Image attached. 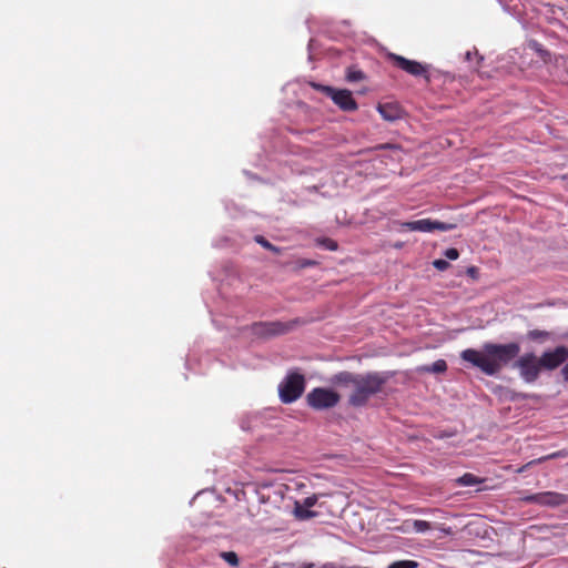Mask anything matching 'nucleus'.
Here are the masks:
<instances>
[{
    "instance_id": "nucleus-1",
    "label": "nucleus",
    "mask_w": 568,
    "mask_h": 568,
    "mask_svg": "<svg viewBox=\"0 0 568 568\" xmlns=\"http://www.w3.org/2000/svg\"><path fill=\"white\" fill-rule=\"evenodd\" d=\"M519 352L520 346L515 342L508 344L485 343L481 351L467 348L460 353V357L484 374L495 376L514 361Z\"/></svg>"
},
{
    "instance_id": "nucleus-2",
    "label": "nucleus",
    "mask_w": 568,
    "mask_h": 568,
    "mask_svg": "<svg viewBox=\"0 0 568 568\" xmlns=\"http://www.w3.org/2000/svg\"><path fill=\"white\" fill-rule=\"evenodd\" d=\"M332 382L336 385L352 388L348 404L353 407H363L372 396L383 390L384 385L387 383V377L376 372L366 374L341 372L333 376Z\"/></svg>"
},
{
    "instance_id": "nucleus-3",
    "label": "nucleus",
    "mask_w": 568,
    "mask_h": 568,
    "mask_svg": "<svg viewBox=\"0 0 568 568\" xmlns=\"http://www.w3.org/2000/svg\"><path fill=\"white\" fill-rule=\"evenodd\" d=\"M305 389V378L302 374L290 373L278 386L282 403L291 404L297 400Z\"/></svg>"
},
{
    "instance_id": "nucleus-4",
    "label": "nucleus",
    "mask_w": 568,
    "mask_h": 568,
    "mask_svg": "<svg viewBox=\"0 0 568 568\" xmlns=\"http://www.w3.org/2000/svg\"><path fill=\"white\" fill-rule=\"evenodd\" d=\"M341 396L331 388L316 387L306 395V402L310 407L316 410H323L335 407L339 403Z\"/></svg>"
},
{
    "instance_id": "nucleus-5",
    "label": "nucleus",
    "mask_w": 568,
    "mask_h": 568,
    "mask_svg": "<svg viewBox=\"0 0 568 568\" xmlns=\"http://www.w3.org/2000/svg\"><path fill=\"white\" fill-rule=\"evenodd\" d=\"M312 87L317 91H321L325 95L329 97L333 100V102L343 111L351 112L357 110L358 108L357 102L353 98V94L349 90H338L318 83H312Z\"/></svg>"
},
{
    "instance_id": "nucleus-6",
    "label": "nucleus",
    "mask_w": 568,
    "mask_h": 568,
    "mask_svg": "<svg viewBox=\"0 0 568 568\" xmlns=\"http://www.w3.org/2000/svg\"><path fill=\"white\" fill-rule=\"evenodd\" d=\"M514 367L519 371L520 377L526 383H534L538 379L541 365L540 359L534 353H526L521 355L514 364Z\"/></svg>"
},
{
    "instance_id": "nucleus-7",
    "label": "nucleus",
    "mask_w": 568,
    "mask_h": 568,
    "mask_svg": "<svg viewBox=\"0 0 568 568\" xmlns=\"http://www.w3.org/2000/svg\"><path fill=\"white\" fill-rule=\"evenodd\" d=\"M402 231H417V232H447L457 227L456 223H446L439 221H433L430 219H422L417 221H408L399 223Z\"/></svg>"
},
{
    "instance_id": "nucleus-8",
    "label": "nucleus",
    "mask_w": 568,
    "mask_h": 568,
    "mask_svg": "<svg viewBox=\"0 0 568 568\" xmlns=\"http://www.w3.org/2000/svg\"><path fill=\"white\" fill-rule=\"evenodd\" d=\"M387 59L392 62V64L406 73L413 77H424L427 82L430 81L428 75V67L415 61L406 59L396 53H388Z\"/></svg>"
},
{
    "instance_id": "nucleus-9",
    "label": "nucleus",
    "mask_w": 568,
    "mask_h": 568,
    "mask_svg": "<svg viewBox=\"0 0 568 568\" xmlns=\"http://www.w3.org/2000/svg\"><path fill=\"white\" fill-rule=\"evenodd\" d=\"M293 327V323H283L280 321L258 322L251 326L252 334L257 337H271L285 334Z\"/></svg>"
},
{
    "instance_id": "nucleus-10",
    "label": "nucleus",
    "mask_w": 568,
    "mask_h": 568,
    "mask_svg": "<svg viewBox=\"0 0 568 568\" xmlns=\"http://www.w3.org/2000/svg\"><path fill=\"white\" fill-rule=\"evenodd\" d=\"M524 500L540 506L558 507L568 503V495L557 491H542L529 495Z\"/></svg>"
},
{
    "instance_id": "nucleus-11",
    "label": "nucleus",
    "mask_w": 568,
    "mask_h": 568,
    "mask_svg": "<svg viewBox=\"0 0 568 568\" xmlns=\"http://www.w3.org/2000/svg\"><path fill=\"white\" fill-rule=\"evenodd\" d=\"M542 369L554 371L568 359V348L566 346H557L552 351H547L539 357Z\"/></svg>"
},
{
    "instance_id": "nucleus-12",
    "label": "nucleus",
    "mask_w": 568,
    "mask_h": 568,
    "mask_svg": "<svg viewBox=\"0 0 568 568\" xmlns=\"http://www.w3.org/2000/svg\"><path fill=\"white\" fill-rule=\"evenodd\" d=\"M377 110L382 118L387 121H395L402 115L400 108L394 103H379Z\"/></svg>"
},
{
    "instance_id": "nucleus-13",
    "label": "nucleus",
    "mask_w": 568,
    "mask_h": 568,
    "mask_svg": "<svg viewBox=\"0 0 568 568\" xmlns=\"http://www.w3.org/2000/svg\"><path fill=\"white\" fill-rule=\"evenodd\" d=\"M419 373L442 374L447 371V363L444 359H437L432 365H424L417 368Z\"/></svg>"
},
{
    "instance_id": "nucleus-14",
    "label": "nucleus",
    "mask_w": 568,
    "mask_h": 568,
    "mask_svg": "<svg viewBox=\"0 0 568 568\" xmlns=\"http://www.w3.org/2000/svg\"><path fill=\"white\" fill-rule=\"evenodd\" d=\"M294 515L297 519L305 520L314 517L316 514L308 508H306L303 504L300 501L295 503L294 507Z\"/></svg>"
},
{
    "instance_id": "nucleus-15",
    "label": "nucleus",
    "mask_w": 568,
    "mask_h": 568,
    "mask_svg": "<svg viewBox=\"0 0 568 568\" xmlns=\"http://www.w3.org/2000/svg\"><path fill=\"white\" fill-rule=\"evenodd\" d=\"M526 336L531 342L544 343L550 338V333L541 329H531L528 331Z\"/></svg>"
},
{
    "instance_id": "nucleus-16",
    "label": "nucleus",
    "mask_w": 568,
    "mask_h": 568,
    "mask_svg": "<svg viewBox=\"0 0 568 568\" xmlns=\"http://www.w3.org/2000/svg\"><path fill=\"white\" fill-rule=\"evenodd\" d=\"M481 481L483 479H479L477 476L470 473H466L457 479V483L462 486H474L480 484Z\"/></svg>"
},
{
    "instance_id": "nucleus-17",
    "label": "nucleus",
    "mask_w": 568,
    "mask_h": 568,
    "mask_svg": "<svg viewBox=\"0 0 568 568\" xmlns=\"http://www.w3.org/2000/svg\"><path fill=\"white\" fill-rule=\"evenodd\" d=\"M255 242L258 243L260 245H262L264 248L273 252V253H276L278 254L281 252V248L273 245L271 242H268L264 236L262 235H256L255 236Z\"/></svg>"
},
{
    "instance_id": "nucleus-18",
    "label": "nucleus",
    "mask_w": 568,
    "mask_h": 568,
    "mask_svg": "<svg viewBox=\"0 0 568 568\" xmlns=\"http://www.w3.org/2000/svg\"><path fill=\"white\" fill-rule=\"evenodd\" d=\"M220 556L232 567H237L240 565L239 557L234 551H223Z\"/></svg>"
},
{
    "instance_id": "nucleus-19",
    "label": "nucleus",
    "mask_w": 568,
    "mask_h": 568,
    "mask_svg": "<svg viewBox=\"0 0 568 568\" xmlns=\"http://www.w3.org/2000/svg\"><path fill=\"white\" fill-rule=\"evenodd\" d=\"M419 564L415 560H397L392 562L387 568H418Z\"/></svg>"
},
{
    "instance_id": "nucleus-20",
    "label": "nucleus",
    "mask_w": 568,
    "mask_h": 568,
    "mask_svg": "<svg viewBox=\"0 0 568 568\" xmlns=\"http://www.w3.org/2000/svg\"><path fill=\"white\" fill-rule=\"evenodd\" d=\"M413 528L416 532H426L432 529V526L426 520L415 519L413 520Z\"/></svg>"
},
{
    "instance_id": "nucleus-21",
    "label": "nucleus",
    "mask_w": 568,
    "mask_h": 568,
    "mask_svg": "<svg viewBox=\"0 0 568 568\" xmlns=\"http://www.w3.org/2000/svg\"><path fill=\"white\" fill-rule=\"evenodd\" d=\"M317 243H318V245H321L324 248L329 250V251H336L338 248L337 242L329 237L318 239Z\"/></svg>"
},
{
    "instance_id": "nucleus-22",
    "label": "nucleus",
    "mask_w": 568,
    "mask_h": 568,
    "mask_svg": "<svg viewBox=\"0 0 568 568\" xmlns=\"http://www.w3.org/2000/svg\"><path fill=\"white\" fill-rule=\"evenodd\" d=\"M365 78V74L363 71L361 70H353V69H349L347 71V75H346V79L347 81L349 82H357V81H361Z\"/></svg>"
},
{
    "instance_id": "nucleus-23",
    "label": "nucleus",
    "mask_w": 568,
    "mask_h": 568,
    "mask_svg": "<svg viewBox=\"0 0 568 568\" xmlns=\"http://www.w3.org/2000/svg\"><path fill=\"white\" fill-rule=\"evenodd\" d=\"M568 454L564 450H559V452H555V453H551L547 456H542L540 458H537L535 459V462H538V463H544L546 460H549V459H555V458H559V457H566Z\"/></svg>"
},
{
    "instance_id": "nucleus-24",
    "label": "nucleus",
    "mask_w": 568,
    "mask_h": 568,
    "mask_svg": "<svg viewBox=\"0 0 568 568\" xmlns=\"http://www.w3.org/2000/svg\"><path fill=\"white\" fill-rule=\"evenodd\" d=\"M532 48L539 53L544 61H547L550 58L549 51L545 50L539 43L534 42Z\"/></svg>"
},
{
    "instance_id": "nucleus-25",
    "label": "nucleus",
    "mask_w": 568,
    "mask_h": 568,
    "mask_svg": "<svg viewBox=\"0 0 568 568\" xmlns=\"http://www.w3.org/2000/svg\"><path fill=\"white\" fill-rule=\"evenodd\" d=\"M532 48L539 53L544 61H547L550 58L549 51L545 50L539 43L534 42Z\"/></svg>"
},
{
    "instance_id": "nucleus-26",
    "label": "nucleus",
    "mask_w": 568,
    "mask_h": 568,
    "mask_svg": "<svg viewBox=\"0 0 568 568\" xmlns=\"http://www.w3.org/2000/svg\"><path fill=\"white\" fill-rule=\"evenodd\" d=\"M532 48L539 53L544 61H547L550 58L549 51L545 50L539 43L534 42Z\"/></svg>"
},
{
    "instance_id": "nucleus-27",
    "label": "nucleus",
    "mask_w": 568,
    "mask_h": 568,
    "mask_svg": "<svg viewBox=\"0 0 568 568\" xmlns=\"http://www.w3.org/2000/svg\"><path fill=\"white\" fill-rule=\"evenodd\" d=\"M433 265L438 271H446L450 266V264L446 260L442 258L435 260L433 262Z\"/></svg>"
},
{
    "instance_id": "nucleus-28",
    "label": "nucleus",
    "mask_w": 568,
    "mask_h": 568,
    "mask_svg": "<svg viewBox=\"0 0 568 568\" xmlns=\"http://www.w3.org/2000/svg\"><path fill=\"white\" fill-rule=\"evenodd\" d=\"M444 255H445L446 258L455 261V260H457L459 257V252H458L457 248L450 247V248H447L444 252Z\"/></svg>"
},
{
    "instance_id": "nucleus-29",
    "label": "nucleus",
    "mask_w": 568,
    "mask_h": 568,
    "mask_svg": "<svg viewBox=\"0 0 568 568\" xmlns=\"http://www.w3.org/2000/svg\"><path fill=\"white\" fill-rule=\"evenodd\" d=\"M316 264H317L316 261L308 260V258H302V260L297 261V267L298 268L311 267V266H315Z\"/></svg>"
},
{
    "instance_id": "nucleus-30",
    "label": "nucleus",
    "mask_w": 568,
    "mask_h": 568,
    "mask_svg": "<svg viewBox=\"0 0 568 568\" xmlns=\"http://www.w3.org/2000/svg\"><path fill=\"white\" fill-rule=\"evenodd\" d=\"M317 501V497L315 495L313 496H310V497H306L303 499V501L301 504H303L306 508H311L313 507Z\"/></svg>"
},
{
    "instance_id": "nucleus-31",
    "label": "nucleus",
    "mask_w": 568,
    "mask_h": 568,
    "mask_svg": "<svg viewBox=\"0 0 568 568\" xmlns=\"http://www.w3.org/2000/svg\"><path fill=\"white\" fill-rule=\"evenodd\" d=\"M467 275L470 276L474 280H477L479 276V271L476 266H470L466 271Z\"/></svg>"
},
{
    "instance_id": "nucleus-32",
    "label": "nucleus",
    "mask_w": 568,
    "mask_h": 568,
    "mask_svg": "<svg viewBox=\"0 0 568 568\" xmlns=\"http://www.w3.org/2000/svg\"><path fill=\"white\" fill-rule=\"evenodd\" d=\"M561 375H562L564 379H565L566 382H568V362H567V363H566V365L562 367V369H561Z\"/></svg>"
},
{
    "instance_id": "nucleus-33",
    "label": "nucleus",
    "mask_w": 568,
    "mask_h": 568,
    "mask_svg": "<svg viewBox=\"0 0 568 568\" xmlns=\"http://www.w3.org/2000/svg\"><path fill=\"white\" fill-rule=\"evenodd\" d=\"M535 464H539V463L535 462V459L529 462V463H527L526 465H524L521 468L518 469V473L525 471L528 467H530L531 465H535Z\"/></svg>"
},
{
    "instance_id": "nucleus-34",
    "label": "nucleus",
    "mask_w": 568,
    "mask_h": 568,
    "mask_svg": "<svg viewBox=\"0 0 568 568\" xmlns=\"http://www.w3.org/2000/svg\"><path fill=\"white\" fill-rule=\"evenodd\" d=\"M388 148H393V145H392V144H388V143H386V144H379V145H377L375 149H376V150H382V149H388Z\"/></svg>"
},
{
    "instance_id": "nucleus-35",
    "label": "nucleus",
    "mask_w": 568,
    "mask_h": 568,
    "mask_svg": "<svg viewBox=\"0 0 568 568\" xmlns=\"http://www.w3.org/2000/svg\"><path fill=\"white\" fill-rule=\"evenodd\" d=\"M301 568H313V565L312 564H308V565H304L303 567Z\"/></svg>"
}]
</instances>
